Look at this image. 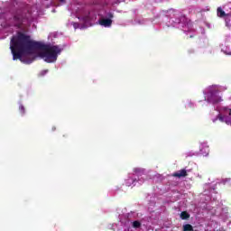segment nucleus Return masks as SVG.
Listing matches in <instances>:
<instances>
[{"instance_id":"obj_1","label":"nucleus","mask_w":231,"mask_h":231,"mask_svg":"<svg viewBox=\"0 0 231 231\" xmlns=\"http://www.w3.org/2000/svg\"><path fill=\"white\" fill-rule=\"evenodd\" d=\"M10 50L13 60H21L23 64H32L35 58L28 60L30 55L40 57L45 62H57V59L62 53V47L59 45L44 44L32 40L29 35L18 32L11 39Z\"/></svg>"},{"instance_id":"obj_2","label":"nucleus","mask_w":231,"mask_h":231,"mask_svg":"<svg viewBox=\"0 0 231 231\" xmlns=\"http://www.w3.org/2000/svg\"><path fill=\"white\" fill-rule=\"evenodd\" d=\"M218 93L219 88L215 85L208 87L204 92L209 104H219V102H223V98L217 95Z\"/></svg>"},{"instance_id":"obj_3","label":"nucleus","mask_w":231,"mask_h":231,"mask_svg":"<svg viewBox=\"0 0 231 231\" xmlns=\"http://www.w3.org/2000/svg\"><path fill=\"white\" fill-rule=\"evenodd\" d=\"M219 120L220 122H226L227 125H231V109L224 106L219 110V114L217 118L213 119V122Z\"/></svg>"},{"instance_id":"obj_4","label":"nucleus","mask_w":231,"mask_h":231,"mask_svg":"<svg viewBox=\"0 0 231 231\" xmlns=\"http://www.w3.org/2000/svg\"><path fill=\"white\" fill-rule=\"evenodd\" d=\"M108 18H101L98 22L100 26H104L105 28H110V26L113 24V14L108 13L107 14Z\"/></svg>"},{"instance_id":"obj_5","label":"nucleus","mask_w":231,"mask_h":231,"mask_svg":"<svg viewBox=\"0 0 231 231\" xmlns=\"http://www.w3.org/2000/svg\"><path fill=\"white\" fill-rule=\"evenodd\" d=\"M81 23H84V25L80 26V30H84V28H89L91 26V18L89 16H85L82 18H79Z\"/></svg>"},{"instance_id":"obj_6","label":"nucleus","mask_w":231,"mask_h":231,"mask_svg":"<svg viewBox=\"0 0 231 231\" xmlns=\"http://www.w3.org/2000/svg\"><path fill=\"white\" fill-rule=\"evenodd\" d=\"M173 176H175V178H183V177L187 176V171L180 170V171L175 172L173 174Z\"/></svg>"},{"instance_id":"obj_7","label":"nucleus","mask_w":231,"mask_h":231,"mask_svg":"<svg viewBox=\"0 0 231 231\" xmlns=\"http://www.w3.org/2000/svg\"><path fill=\"white\" fill-rule=\"evenodd\" d=\"M125 185L126 187H133V185H136V180L129 177L125 181Z\"/></svg>"},{"instance_id":"obj_8","label":"nucleus","mask_w":231,"mask_h":231,"mask_svg":"<svg viewBox=\"0 0 231 231\" xmlns=\"http://www.w3.org/2000/svg\"><path fill=\"white\" fill-rule=\"evenodd\" d=\"M217 17H228V14H225V11L221 7L217 9Z\"/></svg>"},{"instance_id":"obj_9","label":"nucleus","mask_w":231,"mask_h":231,"mask_svg":"<svg viewBox=\"0 0 231 231\" xmlns=\"http://www.w3.org/2000/svg\"><path fill=\"white\" fill-rule=\"evenodd\" d=\"M222 51L226 54V55H231V45H227L222 48Z\"/></svg>"},{"instance_id":"obj_10","label":"nucleus","mask_w":231,"mask_h":231,"mask_svg":"<svg viewBox=\"0 0 231 231\" xmlns=\"http://www.w3.org/2000/svg\"><path fill=\"white\" fill-rule=\"evenodd\" d=\"M143 172H144L143 169L135 168L134 170V176H142V174H143Z\"/></svg>"},{"instance_id":"obj_11","label":"nucleus","mask_w":231,"mask_h":231,"mask_svg":"<svg viewBox=\"0 0 231 231\" xmlns=\"http://www.w3.org/2000/svg\"><path fill=\"white\" fill-rule=\"evenodd\" d=\"M183 231H194V228L190 224H186L183 226Z\"/></svg>"},{"instance_id":"obj_12","label":"nucleus","mask_w":231,"mask_h":231,"mask_svg":"<svg viewBox=\"0 0 231 231\" xmlns=\"http://www.w3.org/2000/svg\"><path fill=\"white\" fill-rule=\"evenodd\" d=\"M14 20L18 21L19 24H21V23H24V18L23 17V15L14 16Z\"/></svg>"},{"instance_id":"obj_13","label":"nucleus","mask_w":231,"mask_h":231,"mask_svg":"<svg viewBox=\"0 0 231 231\" xmlns=\"http://www.w3.org/2000/svg\"><path fill=\"white\" fill-rule=\"evenodd\" d=\"M180 217L181 219H189V217H190V215H189V213L184 211L180 213Z\"/></svg>"},{"instance_id":"obj_14","label":"nucleus","mask_w":231,"mask_h":231,"mask_svg":"<svg viewBox=\"0 0 231 231\" xmlns=\"http://www.w3.org/2000/svg\"><path fill=\"white\" fill-rule=\"evenodd\" d=\"M133 226H134V228H140L141 224L139 221H134V222H133Z\"/></svg>"},{"instance_id":"obj_15","label":"nucleus","mask_w":231,"mask_h":231,"mask_svg":"<svg viewBox=\"0 0 231 231\" xmlns=\"http://www.w3.org/2000/svg\"><path fill=\"white\" fill-rule=\"evenodd\" d=\"M226 26L231 30V23L230 20H228V17L226 18Z\"/></svg>"},{"instance_id":"obj_16","label":"nucleus","mask_w":231,"mask_h":231,"mask_svg":"<svg viewBox=\"0 0 231 231\" xmlns=\"http://www.w3.org/2000/svg\"><path fill=\"white\" fill-rule=\"evenodd\" d=\"M19 109L23 113V115H24V106L20 105Z\"/></svg>"},{"instance_id":"obj_17","label":"nucleus","mask_w":231,"mask_h":231,"mask_svg":"<svg viewBox=\"0 0 231 231\" xmlns=\"http://www.w3.org/2000/svg\"><path fill=\"white\" fill-rule=\"evenodd\" d=\"M71 24L73 25L75 30H77V28H79V23H72Z\"/></svg>"},{"instance_id":"obj_18","label":"nucleus","mask_w":231,"mask_h":231,"mask_svg":"<svg viewBox=\"0 0 231 231\" xmlns=\"http://www.w3.org/2000/svg\"><path fill=\"white\" fill-rule=\"evenodd\" d=\"M46 73H48V69L42 70L41 72L42 77H44V75H46Z\"/></svg>"},{"instance_id":"obj_19","label":"nucleus","mask_w":231,"mask_h":231,"mask_svg":"<svg viewBox=\"0 0 231 231\" xmlns=\"http://www.w3.org/2000/svg\"><path fill=\"white\" fill-rule=\"evenodd\" d=\"M60 3H66V0H60Z\"/></svg>"},{"instance_id":"obj_20","label":"nucleus","mask_w":231,"mask_h":231,"mask_svg":"<svg viewBox=\"0 0 231 231\" xmlns=\"http://www.w3.org/2000/svg\"><path fill=\"white\" fill-rule=\"evenodd\" d=\"M176 24H180V20L176 22Z\"/></svg>"},{"instance_id":"obj_21","label":"nucleus","mask_w":231,"mask_h":231,"mask_svg":"<svg viewBox=\"0 0 231 231\" xmlns=\"http://www.w3.org/2000/svg\"><path fill=\"white\" fill-rule=\"evenodd\" d=\"M171 26H176V23L171 24Z\"/></svg>"},{"instance_id":"obj_22","label":"nucleus","mask_w":231,"mask_h":231,"mask_svg":"<svg viewBox=\"0 0 231 231\" xmlns=\"http://www.w3.org/2000/svg\"><path fill=\"white\" fill-rule=\"evenodd\" d=\"M226 180H224V182H223V183L225 184V183H226Z\"/></svg>"},{"instance_id":"obj_23","label":"nucleus","mask_w":231,"mask_h":231,"mask_svg":"<svg viewBox=\"0 0 231 231\" xmlns=\"http://www.w3.org/2000/svg\"><path fill=\"white\" fill-rule=\"evenodd\" d=\"M189 37H192V35H189Z\"/></svg>"}]
</instances>
